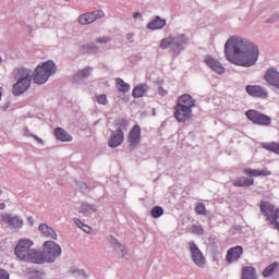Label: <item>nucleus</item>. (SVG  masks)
<instances>
[{"label": "nucleus", "mask_w": 279, "mask_h": 279, "mask_svg": "<svg viewBox=\"0 0 279 279\" xmlns=\"http://www.w3.org/2000/svg\"><path fill=\"white\" fill-rule=\"evenodd\" d=\"M226 58L236 66H254L258 62V46L241 37H230L225 45Z\"/></svg>", "instance_id": "1"}, {"label": "nucleus", "mask_w": 279, "mask_h": 279, "mask_svg": "<svg viewBox=\"0 0 279 279\" xmlns=\"http://www.w3.org/2000/svg\"><path fill=\"white\" fill-rule=\"evenodd\" d=\"M13 75L17 82L13 85V95H23L28 90L32 84L33 72L29 69L20 68L13 71Z\"/></svg>", "instance_id": "2"}, {"label": "nucleus", "mask_w": 279, "mask_h": 279, "mask_svg": "<svg viewBox=\"0 0 279 279\" xmlns=\"http://www.w3.org/2000/svg\"><path fill=\"white\" fill-rule=\"evenodd\" d=\"M56 71H58L56 63L53 61H46L36 68L33 82L35 84H46L49 81V76L54 75Z\"/></svg>", "instance_id": "3"}, {"label": "nucleus", "mask_w": 279, "mask_h": 279, "mask_svg": "<svg viewBox=\"0 0 279 279\" xmlns=\"http://www.w3.org/2000/svg\"><path fill=\"white\" fill-rule=\"evenodd\" d=\"M62 254V247L54 241H46L44 243V256L46 263H56V258Z\"/></svg>", "instance_id": "4"}, {"label": "nucleus", "mask_w": 279, "mask_h": 279, "mask_svg": "<svg viewBox=\"0 0 279 279\" xmlns=\"http://www.w3.org/2000/svg\"><path fill=\"white\" fill-rule=\"evenodd\" d=\"M34 246V242L29 239H21L14 250L15 256L20 260H27L29 254H32V247Z\"/></svg>", "instance_id": "5"}, {"label": "nucleus", "mask_w": 279, "mask_h": 279, "mask_svg": "<svg viewBox=\"0 0 279 279\" xmlns=\"http://www.w3.org/2000/svg\"><path fill=\"white\" fill-rule=\"evenodd\" d=\"M245 117L255 125H262L264 128L271 125V118L269 116L260 113L254 109L247 110Z\"/></svg>", "instance_id": "6"}, {"label": "nucleus", "mask_w": 279, "mask_h": 279, "mask_svg": "<svg viewBox=\"0 0 279 279\" xmlns=\"http://www.w3.org/2000/svg\"><path fill=\"white\" fill-rule=\"evenodd\" d=\"M189 250L191 252L193 263L196 264L197 267H201V269L206 267V257H204V253H202L195 242L189 243Z\"/></svg>", "instance_id": "7"}, {"label": "nucleus", "mask_w": 279, "mask_h": 279, "mask_svg": "<svg viewBox=\"0 0 279 279\" xmlns=\"http://www.w3.org/2000/svg\"><path fill=\"white\" fill-rule=\"evenodd\" d=\"M173 114L179 123H186V121L193 119V110L187 109L186 107H180L179 105L174 106Z\"/></svg>", "instance_id": "8"}, {"label": "nucleus", "mask_w": 279, "mask_h": 279, "mask_svg": "<svg viewBox=\"0 0 279 279\" xmlns=\"http://www.w3.org/2000/svg\"><path fill=\"white\" fill-rule=\"evenodd\" d=\"M245 90L247 95L257 99H267L269 97L267 89L260 85H247Z\"/></svg>", "instance_id": "9"}, {"label": "nucleus", "mask_w": 279, "mask_h": 279, "mask_svg": "<svg viewBox=\"0 0 279 279\" xmlns=\"http://www.w3.org/2000/svg\"><path fill=\"white\" fill-rule=\"evenodd\" d=\"M105 13L101 10H97L90 13H84L80 16L78 23L81 25H90V23H95L97 19H104Z\"/></svg>", "instance_id": "10"}, {"label": "nucleus", "mask_w": 279, "mask_h": 279, "mask_svg": "<svg viewBox=\"0 0 279 279\" xmlns=\"http://www.w3.org/2000/svg\"><path fill=\"white\" fill-rule=\"evenodd\" d=\"M128 143L130 147H137L141 143V125L135 124L128 135Z\"/></svg>", "instance_id": "11"}, {"label": "nucleus", "mask_w": 279, "mask_h": 279, "mask_svg": "<svg viewBox=\"0 0 279 279\" xmlns=\"http://www.w3.org/2000/svg\"><path fill=\"white\" fill-rule=\"evenodd\" d=\"M241 256H243V246L231 247L227 252L226 262L228 265H232V263H236Z\"/></svg>", "instance_id": "12"}, {"label": "nucleus", "mask_w": 279, "mask_h": 279, "mask_svg": "<svg viewBox=\"0 0 279 279\" xmlns=\"http://www.w3.org/2000/svg\"><path fill=\"white\" fill-rule=\"evenodd\" d=\"M264 80L267 82V84L275 86V88H278L279 90V72L276 70V68L268 69L264 75Z\"/></svg>", "instance_id": "13"}, {"label": "nucleus", "mask_w": 279, "mask_h": 279, "mask_svg": "<svg viewBox=\"0 0 279 279\" xmlns=\"http://www.w3.org/2000/svg\"><path fill=\"white\" fill-rule=\"evenodd\" d=\"M2 223L9 226L10 228H22L23 227V221L19 216H12L10 214H4L2 215L1 218Z\"/></svg>", "instance_id": "14"}, {"label": "nucleus", "mask_w": 279, "mask_h": 279, "mask_svg": "<svg viewBox=\"0 0 279 279\" xmlns=\"http://www.w3.org/2000/svg\"><path fill=\"white\" fill-rule=\"evenodd\" d=\"M123 141H125V133L123 130L119 129L111 134L108 145L113 148L119 147Z\"/></svg>", "instance_id": "15"}, {"label": "nucleus", "mask_w": 279, "mask_h": 279, "mask_svg": "<svg viewBox=\"0 0 279 279\" xmlns=\"http://www.w3.org/2000/svg\"><path fill=\"white\" fill-rule=\"evenodd\" d=\"M205 63L207 64V66H209V69H211L213 71H215V73H218L219 75L226 73V68H223V65L217 61V59L208 56L205 58Z\"/></svg>", "instance_id": "16"}, {"label": "nucleus", "mask_w": 279, "mask_h": 279, "mask_svg": "<svg viewBox=\"0 0 279 279\" xmlns=\"http://www.w3.org/2000/svg\"><path fill=\"white\" fill-rule=\"evenodd\" d=\"M177 106L186 108L187 110H193V108H195V99H193V96L189 94H183L178 98Z\"/></svg>", "instance_id": "17"}, {"label": "nucleus", "mask_w": 279, "mask_h": 279, "mask_svg": "<svg viewBox=\"0 0 279 279\" xmlns=\"http://www.w3.org/2000/svg\"><path fill=\"white\" fill-rule=\"evenodd\" d=\"M244 175H248V178H260V177H269L271 175L270 170H256V169H251V168H245L243 170Z\"/></svg>", "instance_id": "18"}, {"label": "nucleus", "mask_w": 279, "mask_h": 279, "mask_svg": "<svg viewBox=\"0 0 279 279\" xmlns=\"http://www.w3.org/2000/svg\"><path fill=\"white\" fill-rule=\"evenodd\" d=\"M38 230L47 239L58 241V233H56V230H53V228L49 227L47 223L39 225Z\"/></svg>", "instance_id": "19"}, {"label": "nucleus", "mask_w": 279, "mask_h": 279, "mask_svg": "<svg viewBox=\"0 0 279 279\" xmlns=\"http://www.w3.org/2000/svg\"><path fill=\"white\" fill-rule=\"evenodd\" d=\"M26 260H29L31 263H36L37 265H43V263H47V259L45 258V253H40L35 250L31 252Z\"/></svg>", "instance_id": "20"}, {"label": "nucleus", "mask_w": 279, "mask_h": 279, "mask_svg": "<svg viewBox=\"0 0 279 279\" xmlns=\"http://www.w3.org/2000/svg\"><path fill=\"white\" fill-rule=\"evenodd\" d=\"M54 135L58 141H62L63 143H71V141H73V136L62 128L54 129Z\"/></svg>", "instance_id": "21"}, {"label": "nucleus", "mask_w": 279, "mask_h": 279, "mask_svg": "<svg viewBox=\"0 0 279 279\" xmlns=\"http://www.w3.org/2000/svg\"><path fill=\"white\" fill-rule=\"evenodd\" d=\"M232 185L238 187L254 186V179L242 177L240 179L233 180Z\"/></svg>", "instance_id": "22"}, {"label": "nucleus", "mask_w": 279, "mask_h": 279, "mask_svg": "<svg viewBox=\"0 0 279 279\" xmlns=\"http://www.w3.org/2000/svg\"><path fill=\"white\" fill-rule=\"evenodd\" d=\"M167 25V20L160 19V16H156L150 23L147 25V29H162Z\"/></svg>", "instance_id": "23"}, {"label": "nucleus", "mask_w": 279, "mask_h": 279, "mask_svg": "<svg viewBox=\"0 0 279 279\" xmlns=\"http://www.w3.org/2000/svg\"><path fill=\"white\" fill-rule=\"evenodd\" d=\"M278 270H279V263L274 262L272 264H270L268 267H266L263 270L262 276L264 278H269V277L274 276V274H277Z\"/></svg>", "instance_id": "24"}, {"label": "nucleus", "mask_w": 279, "mask_h": 279, "mask_svg": "<svg viewBox=\"0 0 279 279\" xmlns=\"http://www.w3.org/2000/svg\"><path fill=\"white\" fill-rule=\"evenodd\" d=\"M242 279H257L256 268L252 266H244L242 268Z\"/></svg>", "instance_id": "25"}, {"label": "nucleus", "mask_w": 279, "mask_h": 279, "mask_svg": "<svg viewBox=\"0 0 279 279\" xmlns=\"http://www.w3.org/2000/svg\"><path fill=\"white\" fill-rule=\"evenodd\" d=\"M147 93V84H140L133 89V97L135 99H138L140 97H143Z\"/></svg>", "instance_id": "26"}, {"label": "nucleus", "mask_w": 279, "mask_h": 279, "mask_svg": "<svg viewBox=\"0 0 279 279\" xmlns=\"http://www.w3.org/2000/svg\"><path fill=\"white\" fill-rule=\"evenodd\" d=\"M172 43L175 49H180V47H183V45L189 43V39L184 35H179L177 37H172Z\"/></svg>", "instance_id": "27"}, {"label": "nucleus", "mask_w": 279, "mask_h": 279, "mask_svg": "<svg viewBox=\"0 0 279 279\" xmlns=\"http://www.w3.org/2000/svg\"><path fill=\"white\" fill-rule=\"evenodd\" d=\"M116 84L120 93H130V84L125 83L122 78H117Z\"/></svg>", "instance_id": "28"}, {"label": "nucleus", "mask_w": 279, "mask_h": 279, "mask_svg": "<svg viewBox=\"0 0 279 279\" xmlns=\"http://www.w3.org/2000/svg\"><path fill=\"white\" fill-rule=\"evenodd\" d=\"M262 147L264 149H267L268 151H274V154H277L279 156V144L276 142L271 143H263Z\"/></svg>", "instance_id": "29"}, {"label": "nucleus", "mask_w": 279, "mask_h": 279, "mask_svg": "<svg viewBox=\"0 0 279 279\" xmlns=\"http://www.w3.org/2000/svg\"><path fill=\"white\" fill-rule=\"evenodd\" d=\"M113 125L114 128H117V130H125V128L130 125V122L128 121V119L119 118L113 122Z\"/></svg>", "instance_id": "30"}, {"label": "nucleus", "mask_w": 279, "mask_h": 279, "mask_svg": "<svg viewBox=\"0 0 279 279\" xmlns=\"http://www.w3.org/2000/svg\"><path fill=\"white\" fill-rule=\"evenodd\" d=\"M150 215L154 217V219H158V217H162V215H165V209H162L160 206H155L151 209Z\"/></svg>", "instance_id": "31"}, {"label": "nucleus", "mask_w": 279, "mask_h": 279, "mask_svg": "<svg viewBox=\"0 0 279 279\" xmlns=\"http://www.w3.org/2000/svg\"><path fill=\"white\" fill-rule=\"evenodd\" d=\"M74 223L77 226V228H81V230H83V232L90 234L92 229L88 225H84V222H82V220H80L77 218L74 219Z\"/></svg>", "instance_id": "32"}, {"label": "nucleus", "mask_w": 279, "mask_h": 279, "mask_svg": "<svg viewBox=\"0 0 279 279\" xmlns=\"http://www.w3.org/2000/svg\"><path fill=\"white\" fill-rule=\"evenodd\" d=\"M195 213H196V215H203L204 217H206V215H208L206 205H204V203H198L195 207Z\"/></svg>", "instance_id": "33"}, {"label": "nucleus", "mask_w": 279, "mask_h": 279, "mask_svg": "<svg viewBox=\"0 0 279 279\" xmlns=\"http://www.w3.org/2000/svg\"><path fill=\"white\" fill-rule=\"evenodd\" d=\"M110 243H111V245H113L116 251L120 250V252H122V254H125V246L121 245V243H119V241L116 238H111Z\"/></svg>", "instance_id": "34"}, {"label": "nucleus", "mask_w": 279, "mask_h": 279, "mask_svg": "<svg viewBox=\"0 0 279 279\" xmlns=\"http://www.w3.org/2000/svg\"><path fill=\"white\" fill-rule=\"evenodd\" d=\"M93 72V68H85L77 72L76 77H90V73Z\"/></svg>", "instance_id": "35"}, {"label": "nucleus", "mask_w": 279, "mask_h": 279, "mask_svg": "<svg viewBox=\"0 0 279 279\" xmlns=\"http://www.w3.org/2000/svg\"><path fill=\"white\" fill-rule=\"evenodd\" d=\"M173 47V37L169 36L168 38H165L160 43L161 49H167L168 47Z\"/></svg>", "instance_id": "36"}, {"label": "nucleus", "mask_w": 279, "mask_h": 279, "mask_svg": "<svg viewBox=\"0 0 279 279\" xmlns=\"http://www.w3.org/2000/svg\"><path fill=\"white\" fill-rule=\"evenodd\" d=\"M78 213H95V207L93 205H88V204H83L80 209Z\"/></svg>", "instance_id": "37"}, {"label": "nucleus", "mask_w": 279, "mask_h": 279, "mask_svg": "<svg viewBox=\"0 0 279 279\" xmlns=\"http://www.w3.org/2000/svg\"><path fill=\"white\" fill-rule=\"evenodd\" d=\"M191 232H193V234L202 236V234H204V228L202 226L193 225L191 227Z\"/></svg>", "instance_id": "38"}, {"label": "nucleus", "mask_w": 279, "mask_h": 279, "mask_svg": "<svg viewBox=\"0 0 279 279\" xmlns=\"http://www.w3.org/2000/svg\"><path fill=\"white\" fill-rule=\"evenodd\" d=\"M97 104H100V106H108V96L106 94H101L96 97Z\"/></svg>", "instance_id": "39"}, {"label": "nucleus", "mask_w": 279, "mask_h": 279, "mask_svg": "<svg viewBox=\"0 0 279 279\" xmlns=\"http://www.w3.org/2000/svg\"><path fill=\"white\" fill-rule=\"evenodd\" d=\"M24 136H32V138H34L35 141H37L38 143H43V140L32 133H29V130H25L24 131Z\"/></svg>", "instance_id": "40"}, {"label": "nucleus", "mask_w": 279, "mask_h": 279, "mask_svg": "<svg viewBox=\"0 0 279 279\" xmlns=\"http://www.w3.org/2000/svg\"><path fill=\"white\" fill-rule=\"evenodd\" d=\"M72 274H74L76 278H86V272L84 270H72Z\"/></svg>", "instance_id": "41"}, {"label": "nucleus", "mask_w": 279, "mask_h": 279, "mask_svg": "<svg viewBox=\"0 0 279 279\" xmlns=\"http://www.w3.org/2000/svg\"><path fill=\"white\" fill-rule=\"evenodd\" d=\"M0 279H10V272L0 268Z\"/></svg>", "instance_id": "42"}, {"label": "nucleus", "mask_w": 279, "mask_h": 279, "mask_svg": "<svg viewBox=\"0 0 279 279\" xmlns=\"http://www.w3.org/2000/svg\"><path fill=\"white\" fill-rule=\"evenodd\" d=\"M97 43H99V45H106L107 43H110V38L109 37H100L97 39Z\"/></svg>", "instance_id": "43"}, {"label": "nucleus", "mask_w": 279, "mask_h": 279, "mask_svg": "<svg viewBox=\"0 0 279 279\" xmlns=\"http://www.w3.org/2000/svg\"><path fill=\"white\" fill-rule=\"evenodd\" d=\"M158 93H159V95H160L161 97H165L168 92H167L165 88L159 87V88H158Z\"/></svg>", "instance_id": "44"}, {"label": "nucleus", "mask_w": 279, "mask_h": 279, "mask_svg": "<svg viewBox=\"0 0 279 279\" xmlns=\"http://www.w3.org/2000/svg\"><path fill=\"white\" fill-rule=\"evenodd\" d=\"M126 38L130 40V43H134V34L126 35Z\"/></svg>", "instance_id": "45"}, {"label": "nucleus", "mask_w": 279, "mask_h": 279, "mask_svg": "<svg viewBox=\"0 0 279 279\" xmlns=\"http://www.w3.org/2000/svg\"><path fill=\"white\" fill-rule=\"evenodd\" d=\"M5 209V205L3 203H0V210Z\"/></svg>", "instance_id": "46"}, {"label": "nucleus", "mask_w": 279, "mask_h": 279, "mask_svg": "<svg viewBox=\"0 0 279 279\" xmlns=\"http://www.w3.org/2000/svg\"><path fill=\"white\" fill-rule=\"evenodd\" d=\"M3 97V87H0V99Z\"/></svg>", "instance_id": "47"}, {"label": "nucleus", "mask_w": 279, "mask_h": 279, "mask_svg": "<svg viewBox=\"0 0 279 279\" xmlns=\"http://www.w3.org/2000/svg\"><path fill=\"white\" fill-rule=\"evenodd\" d=\"M134 19H138L141 16V13H134Z\"/></svg>", "instance_id": "48"}, {"label": "nucleus", "mask_w": 279, "mask_h": 279, "mask_svg": "<svg viewBox=\"0 0 279 279\" xmlns=\"http://www.w3.org/2000/svg\"><path fill=\"white\" fill-rule=\"evenodd\" d=\"M268 23H271V21H270V20H268Z\"/></svg>", "instance_id": "49"}, {"label": "nucleus", "mask_w": 279, "mask_h": 279, "mask_svg": "<svg viewBox=\"0 0 279 279\" xmlns=\"http://www.w3.org/2000/svg\"><path fill=\"white\" fill-rule=\"evenodd\" d=\"M2 191L0 190V195H1Z\"/></svg>", "instance_id": "50"}, {"label": "nucleus", "mask_w": 279, "mask_h": 279, "mask_svg": "<svg viewBox=\"0 0 279 279\" xmlns=\"http://www.w3.org/2000/svg\"><path fill=\"white\" fill-rule=\"evenodd\" d=\"M2 60H1V57H0V62H1Z\"/></svg>", "instance_id": "51"}]
</instances>
